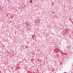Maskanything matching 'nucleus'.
<instances>
[{"instance_id": "f257e3e1", "label": "nucleus", "mask_w": 73, "mask_h": 73, "mask_svg": "<svg viewBox=\"0 0 73 73\" xmlns=\"http://www.w3.org/2000/svg\"><path fill=\"white\" fill-rule=\"evenodd\" d=\"M30 3H32V1H31V0L30 1Z\"/></svg>"}, {"instance_id": "f03ea898", "label": "nucleus", "mask_w": 73, "mask_h": 73, "mask_svg": "<svg viewBox=\"0 0 73 73\" xmlns=\"http://www.w3.org/2000/svg\"><path fill=\"white\" fill-rule=\"evenodd\" d=\"M53 13H54V12Z\"/></svg>"}]
</instances>
